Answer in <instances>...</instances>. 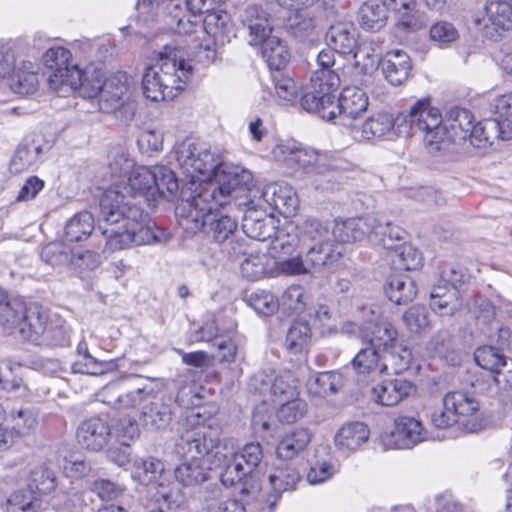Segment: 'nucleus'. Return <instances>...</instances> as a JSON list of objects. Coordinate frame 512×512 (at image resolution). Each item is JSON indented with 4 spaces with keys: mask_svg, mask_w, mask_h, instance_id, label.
Instances as JSON below:
<instances>
[{
    "mask_svg": "<svg viewBox=\"0 0 512 512\" xmlns=\"http://www.w3.org/2000/svg\"><path fill=\"white\" fill-rule=\"evenodd\" d=\"M175 173L166 166L138 167L128 181L109 186L100 200L98 230L104 238V251L114 252L162 241L147 222L143 204L155 207L158 197L170 200L178 191Z\"/></svg>",
    "mask_w": 512,
    "mask_h": 512,
    "instance_id": "nucleus-1",
    "label": "nucleus"
},
{
    "mask_svg": "<svg viewBox=\"0 0 512 512\" xmlns=\"http://www.w3.org/2000/svg\"><path fill=\"white\" fill-rule=\"evenodd\" d=\"M473 122L472 112L459 107L450 109L443 121L440 111L430 106V99L423 98L415 102L408 114L398 118L397 126L404 136L425 133L426 145L440 151L446 149L442 147L445 142L465 144Z\"/></svg>",
    "mask_w": 512,
    "mask_h": 512,
    "instance_id": "nucleus-2",
    "label": "nucleus"
},
{
    "mask_svg": "<svg viewBox=\"0 0 512 512\" xmlns=\"http://www.w3.org/2000/svg\"><path fill=\"white\" fill-rule=\"evenodd\" d=\"M220 445V428L211 424L198 423L181 424L178 429L174 452L185 462L175 469V477L184 486L198 485L208 479L211 465H220L221 458L218 449Z\"/></svg>",
    "mask_w": 512,
    "mask_h": 512,
    "instance_id": "nucleus-3",
    "label": "nucleus"
},
{
    "mask_svg": "<svg viewBox=\"0 0 512 512\" xmlns=\"http://www.w3.org/2000/svg\"><path fill=\"white\" fill-rule=\"evenodd\" d=\"M103 403L116 410H125L141 406L139 421L150 432L166 429L172 421L171 404L164 398H158L153 382L127 386L115 382L105 386L100 392Z\"/></svg>",
    "mask_w": 512,
    "mask_h": 512,
    "instance_id": "nucleus-4",
    "label": "nucleus"
},
{
    "mask_svg": "<svg viewBox=\"0 0 512 512\" xmlns=\"http://www.w3.org/2000/svg\"><path fill=\"white\" fill-rule=\"evenodd\" d=\"M185 51L166 45L156 63L145 69L142 78L143 94L152 101L174 99L184 89L191 76V66L185 61Z\"/></svg>",
    "mask_w": 512,
    "mask_h": 512,
    "instance_id": "nucleus-5",
    "label": "nucleus"
},
{
    "mask_svg": "<svg viewBox=\"0 0 512 512\" xmlns=\"http://www.w3.org/2000/svg\"><path fill=\"white\" fill-rule=\"evenodd\" d=\"M223 206L215 201L198 202V196L193 195L190 199L182 200L175 213L179 226L187 233L203 232L215 243L223 244L237 229L236 221L218 210Z\"/></svg>",
    "mask_w": 512,
    "mask_h": 512,
    "instance_id": "nucleus-6",
    "label": "nucleus"
},
{
    "mask_svg": "<svg viewBox=\"0 0 512 512\" xmlns=\"http://www.w3.org/2000/svg\"><path fill=\"white\" fill-rule=\"evenodd\" d=\"M253 182L252 173L236 165L223 162L213 170L211 176L195 190L198 202L215 201L220 205L230 204L232 198H237L250 190Z\"/></svg>",
    "mask_w": 512,
    "mask_h": 512,
    "instance_id": "nucleus-7",
    "label": "nucleus"
},
{
    "mask_svg": "<svg viewBox=\"0 0 512 512\" xmlns=\"http://www.w3.org/2000/svg\"><path fill=\"white\" fill-rule=\"evenodd\" d=\"M175 157L179 167L192 180L205 183L213 170L221 164L222 156L204 142L186 139L175 147Z\"/></svg>",
    "mask_w": 512,
    "mask_h": 512,
    "instance_id": "nucleus-8",
    "label": "nucleus"
},
{
    "mask_svg": "<svg viewBox=\"0 0 512 512\" xmlns=\"http://www.w3.org/2000/svg\"><path fill=\"white\" fill-rule=\"evenodd\" d=\"M23 339L39 345L64 346L67 337L61 327H48V315L42 307L25 305V313L17 327Z\"/></svg>",
    "mask_w": 512,
    "mask_h": 512,
    "instance_id": "nucleus-9",
    "label": "nucleus"
},
{
    "mask_svg": "<svg viewBox=\"0 0 512 512\" xmlns=\"http://www.w3.org/2000/svg\"><path fill=\"white\" fill-rule=\"evenodd\" d=\"M71 52L64 47H52L43 55V62L50 70L48 82L51 89L63 92L66 86L80 84V69L70 64Z\"/></svg>",
    "mask_w": 512,
    "mask_h": 512,
    "instance_id": "nucleus-10",
    "label": "nucleus"
},
{
    "mask_svg": "<svg viewBox=\"0 0 512 512\" xmlns=\"http://www.w3.org/2000/svg\"><path fill=\"white\" fill-rule=\"evenodd\" d=\"M353 55V63L343 69V74L348 76L355 84L364 85L381 65L382 48L372 38L362 40L356 45Z\"/></svg>",
    "mask_w": 512,
    "mask_h": 512,
    "instance_id": "nucleus-11",
    "label": "nucleus"
},
{
    "mask_svg": "<svg viewBox=\"0 0 512 512\" xmlns=\"http://www.w3.org/2000/svg\"><path fill=\"white\" fill-rule=\"evenodd\" d=\"M368 98L365 92L357 87H345L340 96L332 100L334 119L339 118L340 124L349 128L356 127L357 117L366 111Z\"/></svg>",
    "mask_w": 512,
    "mask_h": 512,
    "instance_id": "nucleus-12",
    "label": "nucleus"
},
{
    "mask_svg": "<svg viewBox=\"0 0 512 512\" xmlns=\"http://www.w3.org/2000/svg\"><path fill=\"white\" fill-rule=\"evenodd\" d=\"M238 18L252 46L260 45L272 32L270 13L260 4H248L240 11Z\"/></svg>",
    "mask_w": 512,
    "mask_h": 512,
    "instance_id": "nucleus-13",
    "label": "nucleus"
},
{
    "mask_svg": "<svg viewBox=\"0 0 512 512\" xmlns=\"http://www.w3.org/2000/svg\"><path fill=\"white\" fill-rule=\"evenodd\" d=\"M474 360L480 367L491 372L499 388H512V359L488 345L476 349Z\"/></svg>",
    "mask_w": 512,
    "mask_h": 512,
    "instance_id": "nucleus-14",
    "label": "nucleus"
},
{
    "mask_svg": "<svg viewBox=\"0 0 512 512\" xmlns=\"http://www.w3.org/2000/svg\"><path fill=\"white\" fill-rule=\"evenodd\" d=\"M443 406L456 415V419L468 432H476L480 429V423L476 421L480 410L479 401L465 391H452L443 397Z\"/></svg>",
    "mask_w": 512,
    "mask_h": 512,
    "instance_id": "nucleus-15",
    "label": "nucleus"
},
{
    "mask_svg": "<svg viewBox=\"0 0 512 512\" xmlns=\"http://www.w3.org/2000/svg\"><path fill=\"white\" fill-rule=\"evenodd\" d=\"M357 336L372 348L385 352L399 343L398 332L392 323L370 319L357 326Z\"/></svg>",
    "mask_w": 512,
    "mask_h": 512,
    "instance_id": "nucleus-16",
    "label": "nucleus"
},
{
    "mask_svg": "<svg viewBox=\"0 0 512 512\" xmlns=\"http://www.w3.org/2000/svg\"><path fill=\"white\" fill-rule=\"evenodd\" d=\"M132 79L126 73H118L105 80L99 100L100 109L112 112L121 108L131 96Z\"/></svg>",
    "mask_w": 512,
    "mask_h": 512,
    "instance_id": "nucleus-17",
    "label": "nucleus"
},
{
    "mask_svg": "<svg viewBox=\"0 0 512 512\" xmlns=\"http://www.w3.org/2000/svg\"><path fill=\"white\" fill-rule=\"evenodd\" d=\"M275 153L289 165H297L307 173H322L324 157L308 148L297 147L291 143H281L276 146Z\"/></svg>",
    "mask_w": 512,
    "mask_h": 512,
    "instance_id": "nucleus-18",
    "label": "nucleus"
},
{
    "mask_svg": "<svg viewBox=\"0 0 512 512\" xmlns=\"http://www.w3.org/2000/svg\"><path fill=\"white\" fill-rule=\"evenodd\" d=\"M477 22L490 37L494 36L490 30L495 32L511 30L512 4L505 0H488L484 7V15Z\"/></svg>",
    "mask_w": 512,
    "mask_h": 512,
    "instance_id": "nucleus-19",
    "label": "nucleus"
},
{
    "mask_svg": "<svg viewBox=\"0 0 512 512\" xmlns=\"http://www.w3.org/2000/svg\"><path fill=\"white\" fill-rule=\"evenodd\" d=\"M391 440L397 449H410L427 439V432L420 420L411 416L395 419Z\"/></svg>",
    "mask_w": 512,
    "mask_h": 512,
    "instance_id": "nucleus-20",
    "label": "nucleus"
},
{
    "mask_svg": "<svg viewBox=\"0 0 512 512\" xmlns=\"http://www.w3.org/2000/svg\"><path fill=\"white\" fill-rule=\"evenodd\" d=\"M268 480L273 490L272 495L267 499L268 512H271L281 498L282 493L296 488L300 480V474L293 465L284 462L272 467Z\"/></svg>",
    "mask_w": 512,
    "mask_h": 512,
    "instance_id": "nucleus-21",
    "label": "nucleus"
},
{
    "mask_svg": "<svg viewBox=\"0 0 512 512\" xmlns=\"http://www.w3.org/2000/svg\"><path fill=\"white\" fill-rule=\"evenodd\" d=\"M375 223L376 217L374 216L335 221L332 236L339 243H352L362 241L365 238L369 239L370 231Z\"/></svg>",
    "mask_w": 512,
    "mask_h": 512,
    "instance_id": "nucleus-22",
    "label": "nucleus"
},
{
    "mask_svg": "<svg viewBox=\"0 0 512 512\" xmlns=\"http://www.w3.org/2000/svg\"><path fill=\"white\" fill-rule=\"evenodd\" d=\"M110 434L108 423L93 417L80 424L76 436L78 443L85 449L99 451L107 445Z\"/></svg>",
    "mask_w": 512,
    "mask_h": 512,
    "instance_id": "nucleus-23",
    "label": "nucleus"
},
{
    "mask_svg": "<svg viewBox=\"0 0 512 512\" xmlns=\"http://www.w3.org/2000/svg\"><path fill=\"white\" fill-rule=\"evenodd\" d=\"M414 390L413 384L403 378L384 380L372 388V397L382 406H395Z\"/></svg>",
    "mask_w": 512,
    "mask_h": 512,
    "instance_id": "nucleus-24",
    "label": "nucleus"
},
{
    "mask_svg": "<svg viewBox=\"0 0 512 512\" xmlns=\"http://www.w3.org/2000/svg\"><path fill=\"white\" fill-rule=\"evenodd\" d=\"M408 113L409 111L405 112V114ZM402 115H404V113L399 114L396 119H393L390 114L378 113L368 118L361 125L356 123V127L351 128L353 137L360 140H369L375 137H382L392 129H396L398 135L405 137L399 132L397 126L398 118Z\"/></svg>",
    "mask_w": 512,
    "mask_h": 512,
    "instance_id": "nucleus-25",
    "label": "nucleus"
},
{
    "mask_svg": "<svg viewBox=\"0 0 512 512\" xmlns=\"http://www.w3.org/2000/svg\"><path fill=\"white\" fill-rule=\"evenodd\" d=\"M412 63L409 55L402 50L386 53L381 61V70L385 79L393 86L402 85L409 78Z\"/></svg>",
    "mask_w": 512,
    "mask_h": 512,
    "instance_id": "nucleus-26",
    "label": "nucleus"
},
{
    "mask_svg": "<svg viewBox=\"0 0 512 512\" xmlns=\"http://www.w3.org/2000/svg\"><path fill=\"white\" fill-rule=\"evenodd\" d=\"M369 429L363 422H351L343 425L334 437L335 446L344 454L359 449L369 438Z\"/></svg>",
    "mask_w": 512,
    "mask_h": 512,
    "instance_id": "nucleus-27",
    "label": "nucleus"
},
{
    "mask_svg": "<svg viewBox=\"0 0 512 512\" xmlns=\"http://www.w3.org/2000/svg\"><path fill=\"white\" fill-rule=\"evenodd\" d=\"M326 43L340 54H350L356 47V30L353 24L338 22L330 26L326 32Z\"/></svg>",
    "mask_w": 512,
    "mask_h": 512,
    "instance_id": "nucleus-28",
    "label": "nucleus"
},
{
    "mask_svg": "<svg viewBox=\"0 0 512 512\" xmlns=\"http://www.w3.org/2000/svg\"><path fill=\"white\" fill-rule=\"evenodd\" d=\"M208 34L215 45H224L230 42L231 26L230 16L223 10H212L202 19V32Z\"/></svg>",
    "mask_w": 512,
    "mask_h": 512,
    "instance_id": "nucleus-29",
    "label": "nucleus"
},
{
    "mask_svg": "<svg viewBox=\"0 0 512 512\" xmlns=\"http://www.w3.org/2000/svg\"><path fill=\"white\" fill-rule=\"evenodd\" d=\"M274 264L272 257L253 248L241 261L240 272L247 280L257 281L272 272Z\"/></svg>",
    "mask_w": 512,
    "mask_h": 512,
    "instance_id": "nucleus-30",
    "label": "nucleus"
},
{
    "mask_svg": "<svg viewBox=\"0 0 512 512\" xmlns=\"http://www.w3.org/2000/svg\"><path fill=\"white\" fill-rule=\"evenodd\" d=\"M305 256L306 265L311 272L320 271L322 268L337 262L342 256V251L330 241H321L310 246Z\"/></svg>",
    "mask_w": 512,
    "mask_h": 512,
    "instance_id": "nucleus-31",
    "label": "nucleus"
},
{
    "mask_svg": "<svg viewBox=\"0 0 512 512\" xmlns=\"http://www.w3.org/2000/svg\"><path fill=\"white\" fill-rule=\"evenodd\" d=\"M265 202L282 214L291 215L296 212L298 199L294 189L289 185H274L263 192Z\"/></svg>",
    "mask_w": 512,
    "mask_h": 512,
    "instance_id": "nucleus-32",
    "label": "nucleus"
},
{
    "mask_svg": "<svg viewBox=\"0 0 512 512\" xmlns=\"http://www.w3.org/2000/svg\"><path fill=\"white\" fill-rule=\"evenodd\" d=\"M405 240V231L390 222H380L376 218V223L369 234V241L376 246L382 247L392 252Z\"/></svg>",
    "mask_w": 512,
    "mask_h": 512,
    "instance_id": "nucleus-33",
    "label": "nucleus"
},
{
    "mask_svg": "<svg viewBox=\"0 0 512 512\" xmlns=\"http://www.w3.org/2000/svg\"><path fill=\"white\" fill-rule=\"evenodd\" d=\"M3 422L7 429H11L18 437L30 434L37 426V418L34 411L27 407H12L4 410Z\"/></svg>",
    "mask_w": 512,
    "mask_h": 512,
    "instance_id": "nucleus-34",
    "label": "nucleus"
},
{
    "mask_svg": "<svg viewBox=\"0 0 512 512\" xmlns=\"http://www.w3.org/2000/svg\"><path fill=\"white\" fill-rule=\"evenodd\" d=\"M497 139L504 140L499 123L493 119H485L476 125L472 124L467 142L473 147L485 149L490 147Z\"/></svg>",
    "mask_w": 512,
    "mask_h": 512,
    "instance_id": "nucleus-35",
    "label": "nucleus"
},
{
    "mask_svg": "<svg viewBox=\"0 0 512 512\" xmlns=\"http://www.w3.org/2000/svg\"><path fill=\"white\" fill-rule=\"evenodd\" d=\"M311 441V433L308 429L300 428L286 434L276 447V454L279 460H291Z\"/></svg>",
    "mask_w": 512,
    "mask_h": 512,
    "instance_id": "nucleus-36",
    "label": "nucleus"
},
{
    "mask_svg": "<svg viewBox=\"0 0 512 512\" xmlns=\"http://www.w3.org/2000/svg\"><path fill=\"white\" fill-rule=\"evenodd\" d=\"M385 292L389 300L397 305L407 304L417 294L414 281L404 274L392 275L386 283Z\"/></svg>",
    "mask_w": 512,
    "mask_h": 512,
    "instance_id": "nucleus-37",
    "label": "nucleus"
},
{
    "mask_svg": "<svg viewBox=\"0 0 512 512\" xmlns=\"http://www.w3.org/2000/svg\"><path fill=\"white\" fill-rule=\"evenodd\" d=\"M387 11L393 13L398 25L408 29H418L416 0H382Z\"/></svg>",
    "mask_w": 512,
    "mask_h": 512,
    "instance_id": "nucleus-38",
    "label": "nucleus"
},
{
    "mask_svg": "<svg viewBox=\"0 0 512 512\" xmlns=\"http://www.w3.org/2000/svg\"><path fill=\"white\" fill-rule=\"evenodd\" d=\"M95 229L93 215L88 211H81L71 217L65 225V237L69 242L86 240Z\"/></svg>",
    "mask_w": 512,
    "mask_h": 512,
    "instance_id": "nucleus-39",
    "label": "nucleus"
},
{
    "mask_svg": "<svg viewBox=\"0 0 512 512\" xmlns=\"http://www.w3.org/2000/svg\"><path fill=\"white\" fill-rule=\"evenodd\" d=\"M262 55L271 70H281L290 59V53L285 43L276 36H268L262 42Z\"/></svg>",
    "mask_w": 512,
    "mask_h": 512,
    "instance_id": "nucleus-40",
    "label": "nucleus"
},
{
    "mask_svg": "<svg viewBox=\"0 0 512 512\" xmlns=\"http://www.w3.org/2000/svg\"><path fill=\"white\" fill-rule=\"evenodd\" d=\"M354 371L358 375L382 374L386 372L382 356L371 346L361 349L351 361Z\"/></svg>",
    "mask_w": 512,
    "mask_h": 512,
    "instance_id": "nucleus-41",
    "label": "nucleus"
},
{
    "mask_svg": "<svg viewBox=\"0 0 512 512\" xmlns=\"http://www.w3.org/2000/svg\"><path fill=\"white\" fill-rule=\"evenodd\" d=\"M57 486L56 473L46 464H40L31 470L28 487L33 493L48 495L54 492Z\"/></svg>",
    "mask_w": 512,
    "mask_h": 512,
    "instance_id": "nucleus-42",
    "label": "nucleus"
},
{
    "mask_svg": "<svg viewBox=\"0 0 512 512\" xmlns=\"http://www.w3.org/2000/svg\"><path fill=\"white\" fill-rule=\"evenodd\" d=\"M358 14L361 27L371 31L382 28L388 16L382 1L365 2L360 7Z\"/></svg>",
    "mask_w": 512,
    "mask_h": 512,
    "instance_id": "nucleus-43",
    "label": "nucleus"
},
{
    "mask_svg": "<svg viewBox=\"0 0 512 512\" xmlns=\"http://www.w3.org/2000/svg\"><path fill=\"white\" fill-rule=\"evenodd\" d=\"M272 385L269 400L273 403L278 404L299 395L298 381L291 372L275 373Z\"/></svg>",
    "mask_w": 512,
    "mask_h": 512,
    "instance_id": "nucleus-44",
    "label": "nucleus"
},
{
    "mask_svg": "<svg viewBox=\"0 0 512 512\" xmlns=\"http://www.w3.org/2000/svg\"><path fill=\"white\" fill-rule=\"evenodd\" d=\"M491 107L496 118L493 120L499 123L504 136V141L512 139V92L496 97Z\"/></svg>",
    "mask_w": 512,
    "mask_h": 512,
    "instance_id": "nucleus-45",
    "label": "nucleus"
},
{
    "mask_svg": "<svg viewBox=\"0 0 512 512\" xmlns=\"http://www.w3.org/2000/svg\"><path fill=\"white\" fill-rule=\"evenodd\" d=\"M382 361L386 366V372L400 374L410 367L412 361L411 350L402 342L397 343L393 348L383 352Z\"/></svg>",
    "mask_w": 512,
    "mask_h": 512,
    "instance_id": "nucleus-46",
    "label": "nucleus"
},
{
    "mask_svg": "<svg viewBox=\"0 0 512 512\" xmlns=\"http://www.w3.org/2000/svg\"><path fill=\"white\" fill-rule=\"evenodd\" d=\"M42 148L34 141L23 142L16 150L10 163V170L21 173L33 166L39 159Z\"/></svg>",
    "mask_w": 512,
    "mask_h": 512,
    "instance_id": "nucleus-47",
    "label": "nucleus"
},
{
    "mask_svg": "<svg viewBox=\"0 0 512 512\" xmlns=\"http://www.w3.org/2000/svg\"><path fill=\"white\" fill-rule=\"evenodd\" d=\"M300 105L305 111L318 114L322 119L327 121L334 120L332 100L317 93L314 89L302 95Z\"/></svg>",
    "mask_w": 512,
    "mask_h": 512,
    "instance_id": "nucleus-48",
    "label": "nucleus"
},
{
    "mask_svg": "<svg viewBox=\"0 0 512 512\" xmlns=\"http://www.w3.org/2000/svg\"><path fill=\"white\" fill-rule=\"evenodd\" d=\"M339 75L332 69H318L311 77V89L324 95L330 100L336 98L335 92L340 86Z\"/></svg>",
    "mask_w": 512,
    "mask_h": 512,
    "instance_id": "nucleus-49",
    "label": "nucleus"
},
{
    "mask_svg": "<svg viewBox=\"0 0 512 512\" xmlns=\"http://www.w3.org/2000/svg\"><path fill=\"white\" fill-rule=\"evenodd\" d=\"M25 302L19 298L11 297L0 310V328L5 333H11L19 325L25 313Z\"/></svg>",
    "mask_w": 512,
    "mask_h": 512,
    "instance_id": "nucleus-50",
    "label": "nucleus"
},
{
    "mask_svg": "<svg viewBox=\"0 0 512 512\" xmlns=\"http://www.w3.org/2000/svg\"><path fill=\"white\" fill-rule=\"evenodd\" d=\"M246 303L259 315L269 316L279 308L277 297L270 291L257 289L245 296Z\"/></svg>",
    "mask_w": 512,
    "mask_h": 512,
    "instance_id": "nucleus-51",
    "label": "nucleus"
},
{
    "mask_svg": "<svg viewBox=\"0 0 512 512\" xmlns=\"http://www.w3.org/2000/svg\"><path fill=\"white\" fill-rule=\"evenodd\" d=\"M242 228L248 238L256 241H266L274 234L272 219H259L253 216V212L245 215Z\"/></svg>",
    "mask_w": 512,
    "mask_h": 512,
    "instance_id": "nucleus-52",
    "label": "nucleus"
},
{
    "mask_svg": "<svg viewBox=\"0 0 512 512\" xmlns=\"http://www.w3.org/2000/svg\"><path fill=\"white\" fill-rule=\"evenodd\" d=\"M287 28L293 36L303 39L313 33L316 21L307 10L296 8L287 19Z\"/></svg>",
    "mask_w": 512,
    "mask_h": 512,
    "instance_id": "nucleus-53",
    "label": "nucleus"
},
{
    "mask_svg": "<svg viewBox=\"0 0 512 512\" xmlns=\"http://www.w3.org/2000/svg\"><path fill=\"white\" fill-rule=\"evenodd\" d=\"M164 471V464L156 458L149 457L136 461L132 477L143 485H150L157 481Z\"/></svg>",
    "mask_w": 512,
    "mask_h": 512,
    "instance_id": "nucleus-54",
    "label": "nucleus"
},
{
    "mask_svg": "<svg viewBox=\"0 0 512 512\" xmlns=\"http://www.w3.org/2000/svg\"><path fill=\"white\" fill-rule=\"evenodd\" d=\"M298 236L301 242L315 241H329V225L315 217H308L304 219L298 226Z\"/></svg>",
    "mask_w": 512,
    "mask_h": 512,
    "instance_id": "nucleus-55",
    "label": "nucleus"
},
{
    "mask_svg": "<svg viewBox=\"0 0 512 512\" xmlns=\"http://www.w3.org/2000/svg\"><path fill=\"white\" fill-rule=\"evenodd\" d=\"M41 259L52 267L66 266L75 259L72 250L63 242H51L41 250Z\"/></svg>",
    "mask_w": 512,
    "mask_h": 512,
    "instance_id": "nucleus-56",
    "label": "nucleus"
},
{
    "mask_svg": "<svg viewBox=\"0 0 512 512\" xmlns=\"http://www.w3.org/2000/svg\"><path fill=\"white\" fill-rule=\"evenodd\" d=\"M300 242L298 234H290L285 230H279L275 233V237L271 239L269 245L271 255L269 256L272 257L273 260L290 256Z\"/></svg>",
    "mask_w": 512,
    "mask_h": 512,
    "instance_id": "nucleus-57",
    "label": "nucleus"
},
{
    "mask_svg": "<svg viewBox=\"0 0 512 512\" xmlns=\"http://www.w3.org/2000/svg\"><path fill=\"white\" fill-rule=\"evenodd\" d=\"M393 264L398 269L416 270L422 265V256L411 244L404 241L392 252Z\"/></svg>",
    "mask_w": 512,
    "mask_h": 512,
    "instance_id": "nucleus-58",
    "label": "nucleus"
},
{
    "mask_svg": "<svg viewBox=\"0 0 512 512\" xmlns=\"http://www.w3.org/2000/svg\"><path fill=\"white\" fill-rule=\"evenodd\" d=\"M311 336V329L305 321H294L290 326L285 345L293 353H301L307 346Z\"/></svg>",
    "mask_w": 512,
    "mask_h": 512,
    "instance_id": "nucleus-59",
    "label": "nucleus"
},
{
    "mask_svg": "<svg viewBox=\"0 0 512 512\" xmlns=\"http://www.w3.org/2000/svg\"><path fill=\"white\" fill-rule=\"evenodd\" d=\"M23 378L21 376V366L13 364L11 361H2L0 363V388L7 392H20L24 390Z\"/></svg>",
    "mask_w": 512,
    "mask_h": 512,
    "instance_id": "nucleus-60",
    "label": "nucleus"
},
{
    "mask_svg": "<svg viewBox=\"0 0 512 512\" xmlns=\"http://www.w3.org/2000/svg\"><path fill=\"white\" fill-rule=\"evenodd\" d=\"M343 384L342 374L336 371H326L316 376L311 389H313V393L325 397L338 392Z\"/></svg>",
    "mask_w": 512,
    "mask_h": 512,
    "instance_id": "nucleus-61",
    "label": "nucleus"
},
{
    "mask_svg": "<svg viewBox=\"0 0 512 512\" xmlns=\"http://www.w3.org/2000/svg\"><path fill=\"white\" fill-rule=\"evenodd\" d=\"M233 457L243 466L244 472L251 475L263 460L262 445L259 442L248 443Z\"/></svg>",
    "mask_w": 512,
    "mask_h": 512,
    "instance_id": "nucleus-62",
    "label": "nucleus"
},
{
    "mask_svg": "<svg viewBox=\"0 0 512 512\" xmlns=\"http://www.w3.org/2000/svg\"><path fill=\"white\" fill-rule=\"evenodd\" d=\"M40 503L29 490H19L14 492L7 500L8 512H37Z\"/></svg>",
    "mask_w": 512,
    "mask_h": 512,
    "instance_id": "nucleus-63",
    "label": "nucleus"
},
{
    "mask_svg": "<svg viewBox=\"0 0 512 512\" xmlns=\"http://www.w3.org/2000/svg\"><path fill=\"white\" fill-rule=\"evenodd\" d=\"M271 79L275 93L280 99L292 102L297 98L299 87L291 77L278 70L271 72Z\"/></svg>",
    "mask_w": 512,
    "mask_h": 512,
    "instance_id": "nucleus-64",
    "label": "nucleus"
}]
</instances>
